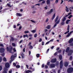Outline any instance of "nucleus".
Masks as SVG:
<instances>
[{"instance_id": "obj_1", "label": "nucleus", "mask_w": 73, "mask_h": 73, "mask_svg": "<svg viewBox=\"0 0 73 73\" xmlns=\"http://www.w3.org/2000/svg\"><path fill=\"white\" fill-rule=\"evenodd\" d=\"M17 54H15V56L14 55H12L11 56V60L10 62V63L11 64V62H12V61H13V60H15V57H16L17 55Z\"/></svg>"}, {"instance_id": "obj_2", "label": "nucleus", "mask_w": 73, "mask_h": 73, "mask_svg": "<svg viewBox=\"0 0 73 73\" xmlns=\"http://www.w3.org/2000/svg\"><path fill=\"white\" fill-rule=\"evenodd\" d=\"M73 71V68H69L67 70L68 73H71Z\"/></svg>"}, {"instance_id": "obj_3", "label": "nucleus", "mask_w": 73, "mask_h": 73, "mask_svg": "<svg viewBox=\"0 0 73 73\" xmlns=\"http://www.w3.org/2000/svg\"><path fill=\"white\" fill-rule=\"evenodd\" d=\"M12 47H10L9 48V47H7V51H9L10 53H12Z\"/></svg>"}, {"instance_id": "obj_4", "label": "nucleus", "mask_w": 73, "mask_h": 73, "mask_svg": "<svg viewBox=\"0 0 73 73\" xmlns=\"http://www.w3.org/2000/svg\"><path fill=\"white\" fill-rule=\"evenodd\" d=\"M58 16L57 17L55 20V22L57 24H58L60 23V19L58 20Z\"/></svg>"}, {"instance_id": "obj_5", "label": "nucleus", "mask_w": 73, "mask_h": 73, "mask_svg": "<svg viewBox=\"0 0 73 73\" xmlns=\"http://www.w3.org/2000/svg\"><path fill=\"white\" fill-rule=\"evenodd\" d=\"M53 12V9H51L49 12H47L46 13V14H47L46 15L48 16V15H50V14H51V13H52Z\"/></svg>"}, {"instance_id": "obj_6", "label": "nucleus", "mask_w": 73, "mask_h": 73, "mask_svg": "<svg viewBox=\"0 0 73 73\" xmlns=\"http://www.w3.org/2000/svg\"><path fill=\"white\" fill-rule=\"evenodd\" d=\"M5 50V49L4 48H0V53H3Z\"/></svg>"}, {"instance_id": "obj_7", "label": "nucleus", "mask_w": 73, "mask_h": 73, "mask_svg": "<svg viewBox=\"0 0 73 73\" xmlns=\"http://www.w3.org/2000/svg\"><path fill=\"white\" fill-rule=\"evenodd\" d=\"M63 61L62 60H61L60 62V69L62 68V66H63V64H62V62Z\"/></svg>"}, {"instance_id": "obj_8", "label": "nucleus", "mask_w": 73, "mask_h": 73, "mask_svg": "<svg viewBox=\"0 0 73 73\" xmlns=\"http://www.w3.org/2000/svg\"><path fill=\"white\" fill-rule=\"evenodd\" d=\"M73 31H70L69 33L68 34V35L66 36V37H69V36H70V35H71V34H72V33H73Z\"/></svg>"}, {"instance_id": "obj_9", "label": "nucleus", "mask_w": 73, "mask_h": 73, "mask_svg": "<svg viewBox=\"0 0 73 73\" xmlns=\"http://www.w3.org/2000/svg\"><path fill=\"white\" fill-rule=\"evenodd\" d=\"M72 53H73V50H71L68 53V55L70 56V55H71V54H72Z\"/></svg>"}, {"instance_id": "obj_10", "label": "nucleus", "mask_w": 73, "mask_h": 73, "mask_svg": "<svg viewBox=\"0 0 73 73\" xmlns=\"http://www.w3.org/2000/svg\"><path fill=\"white\" fill-rule=\"evenodd\" d=\"M5 66L6 67V68H9V63H6L5 64Z\"/></svg>"}, {"instance_id": "obj_11", "label": "nucleus", "mask_w": 73, "mask_h": 73, "mask_svg": "<svg viewBox=\"0 0 73 73\" xmlns=\"http://www.w3.org/2000/svg\"><path fill=\"white\" fill-rule=\"evenodd\" d=\"M16 15L17 16H19L20 17L22 16V14H21L20 13H17Z\"/></svg>"}, {"instance_id": "obj_12", "label": "nucleus", "mask_w": 73, "mask_h": 73, "mask_svg": "<svg viewBox=\"0 0 73 73\" xmlns=\"http://www.w3.org/2000/svg\"><path fill=\"white\" fill-rule=\"evenodd\" d=\"M56 61V59L54 58L51 60V62H52V63H54Z\"/></svg>"}, {"instance_id": "obj_13", "label": "nucleus", "mask_w": 73, "mask_h": 73, "mask_svg": "<svg viewBox=\"0 0 73 73\" xmlns=\"http://www.w3.org/2000/svg\"><path fill=\"white\" fill-rule=\"evenodd\" d=\"M32 71H31V70H27L25 72V73H32Z\"/></svg>"}, {"instance_id": "obj_14", "label": "nucleus", "mask_w": 73, "mask_h": 73, "mask_svg": "<svg viewBox=\"0 0 73 73\" xmlns=\"http://www.w3.org/2000/svg\"><path fill=\"white\" fill-rule=\"evenodd\" d=\"M64 66H68V63L67 62H65Z\"/></svg>"}, {"instance_id": "obj_15", "label": "nucleus", "mask_w": 73, "mask_h": 73, "mask_svg": "<svg viewBox=\"0 0 73 73\" xmlns=\"http://www.w3.org/2000/svg\"><path fill=\"white\" fill-rule=\"evenodd\" d=\"M73 41V39L72 38H71L70 39V40L68 41L69 43H71V42H72Z\"/></svg>"}, {"instance_id": "obj_16", "label": "nucleus", "mask_w": 73, "mask_h": 73, "mask_svg": "<svg viewBox=\"0 0 73 73\" xmlns=\"http://www.w3.org/2000/svg\"><path fill=\"white\" fill-rule=\"evenodd\" d=\"M66 12H69V9L68 8V7H67V6H66Z\"/></svg>"}, {"instance_id": "obj_17", "label": "nucleus", "mask_w": 73, "mask_h": 73, "mask_svg": "<svg viewBox=\"0 0 73 73\" xmlns=\"http://www.w3.org/2000/svg\"><path fill=\"white\" fill-rule=\"evenodd\" d=\"M55 16H56V14L54 13V14L53 16H52V20H53V19H54L55 18Z\"/></svg>"}, {"instance_id": "obj_18", "label": "nucleus", "mask_w": 73, "mask_h": 73, "mask_svg": "<svg viewBox=\"0 0 73 73\" xmlns=\"http://www.w3.org/2000/svg\"><path fill=\"white\" fill-rule=\"evenodd\" d=\"M50 66L51 68H54L55 66V65L53 64H52L50 65Z\"/></svg>"}, {"instance_id": "obj_19", "label": "nucleus", "mask_w": 73, "mask_h": 73, "mask_svg": "<svg viewBox=\"0 0 73 73\" xmlns=\"http://www.w3.org/2000/svg\"><path fill=\"white\" fill-rule=\"evenodd\" d=\"M50 0H47L46 4H50Z\"/></svg>"}, {"instance_id": "obj_20", "label": "nucleus", "mask_w": 73, "mask_h": 73, "mask_svg": "<svg viewBox=\"0 0 73 73\" xmlns=\"http://www.w3.org/2000/svg\"><path fill=\"white\" fill-rule=\"evenodd\" d=\"M50 33V30H49V31H48V33H46V35H49Z\"/></svg>"}, {"instance_id": "obj_21", "label": "nucleus", "mask_w": 73, "mask_h": 73, "mask_svg": "<svg viewBox=\"0 0 73 73\" xmlns=\"http://www.w3.org/2000/svg\"><path fill=\"white\" fill-rule=\"evenodd\" d=\"M64 24H65V22L64 21H62L61 23V25H64Z\"/></svg>"}, {"instance_id": "obj_22", "label": "nucleus", "mask_w": 73, "mask_h": 73, "mask_svg": "<svg viewBox=\"0 0 73 73\" xmlns=\"http://www.w3.org/2000/svg\"><path fill=\"white\" fill-rule=\"evenodd\" d=\"M69 47H68L66 49V52H69Z\"/></svg>"}, {"instance_id": "obj_23", "label": "nucleus", "mask_w": 73, "mask_h": 73, "mask_svg": "<svg viewBox=\"0 0 73 73\" xmlns=\"http://www.w3.org/2000/svg\"><path fill=\"white\" fill-rule=\"evenodd\" d=\"M66 20V17H64L62 19V21H65Z\"/></svg>"}, {"instance_id": "obj_24", "label": "nucleus", "mask_w": 73, "mask_h": 73, "mask_svg": "<svg viewBox=\"0 0 73 73\" xmlns=\"http://www.w3.org/2000/svg\"><path fill=\"white\" fill-rule=\"evenodd\" d=\"M46 28L48 29H49L50 28V25H48L47 27H46Z\"/></svg>"}, {"instance_id": "obj_25", "label": "nucleus", "mask_w": 73, "mask_h": 73, "mask_svg": "<svg viewBox=\"0 0 73 73\" xmlns=\"http://www.w3.org/2000/svg\"><path fill=\"white\" fill-rule=\"evenodd\" d=\"M72 17H73V15H70L68 17V18L69 19H71V18Z\"/></svg>"}, {"instance_id": "obj_26", "label": "nucleus", "mask_w": 73, "mask_h": 73, "mask_svg": "<svg viewBox=\"0 0 73 73\" xmlns=\"http://www.w3.org/2000/svg\"><path fill=\"white\" fill-rule=\"evenodd\" d=\"M29 33V31H24V33L25 34Z\"/></svg>"}, {"instance_id": "obj_27", "label": "nucleus", "mask_w": 73, "mask_h": 73, "mask_svg": "<svg viewBox=\"0 0 73 73\" xmlns=\"http://www.w3.org/2000/svg\"><path fill=\"white\" fill-rule=\"evenodd\" d=\"M73 9V7H70L69 8V9L70 10V12H72V10H71V9Z\"/></svg>"}, {"instance_id": "obj_28", "label": "nucleus", "mask_w": 73, "mask_h": 73, "mask_svg": "<svg viewBox=\"0 0 73 73\" xmlns=\"http://www.w3.org/2000/svg\"><path fill=\"white\" fill-rule=\"evenodd\" d=\"M36 30H34L32 31H31V32H32V33H35V32H36Z\"/></svg>"}, {"instance_id": "obj_29", "label": "nucleus", "mask_w": 73, "mask_h": 73, "mask_svg": "<svg viewBox=\"0 0 73 73\" xmlns=\"http://www.w3.org/2000/svg\"><path fill=\"white\" fill-rule=\"evenodd\" d=\"M2 73H7L6 70L5 69H4V71L2 72Z\"/></svg>"}, {"instance_id": "obj_30", "label": "nucleus", "mask_w": 73, "mask_h": 73, "mask_svg": "<svg viewBox=\"0 0 73 73\" xmlns=\"http://www.w3.org/2000/svg\"><path fill=\"white\" fill-rule=\"evenodd\" d=\"M59 58L60 60H62V56L61 55H60L59 56Z\"/></svg>"}, {"instance_id": "obj_31", "label": "nucleus", "mask_w": 73, "mask_h": 73, "mask_svg": "<svg viewBox=\"0 0 73 73\" xmlns=\"http://www.w3.org/2000/svg\"><path fill=\"white\" fill-rule=\"evenodd\" d=\"M12 45L13 46H14L15 47L16 46V44H15V43H12Z\"/></svg>"}, {"instance_id": "obj_32", "label": "nucleus", "mask_w": 73, "mask_h": 73, "mask_svg": "<svg viewBox=\"0 0 73 73\" xmlns=\"http://www.w3.org/2000/svg\"><path fill=\"white\" fill-rule=\"evenodd\" d=\"M70 21V20H67L66 22V23L67 24H68L69 23V22Z\"/></svg>"}, {"instance_id": "obj_33", "label": "nucleus", "mask_w": 73, "mask_h": 73, "mask_svg": "<svg viewBox=\"0 0 73 73\" xmlns=\"http://www.w3.org/2000/svg\"><path fill=\"white\" fill-rule=\"evenodd\" d=\"M7 6L9 7H12V6H11V5H10L9 3H7Z\"/></svg>"}, {"instance_id": "obj_34", "label": "nucleus", "mask_w": 73, "mask_h": 73, "mask_svg": "<svg viewBox=\"0 0 73 73\" xmlns=\"http://www.w3.org/2000/svg\"><path fill=\"white\" fill-rule=\"evenodd\" d=\"M16 68H20V66L19 65L16 66Z\"/></svg>"}, {"instance_id": "obj_35", "label": "nucleus", "mask_w": 73, "mask_h": 73, "mask_svg": "<svg viewBox=\"0 0 73 73\" xmlns=\"http://www.w3.org/2000/svg\"><path fill=\"white\" fill-rule=\"evenodd\" d=\"M3 60L4 61H7V59H6V58L5 57L3 58Z\"/></svg>"}, {"instance_id": "obj_36", "label": "nucleus", "mask_w": 73, "mask_h": 73, "mask_svg": "<svg viewBox=\"0 0 73 73\" xmlns=\"http://www.w3.org/2000/svg\"><path fill=\"white\" fill-rule=\"evenodd\" d=\"M37 34H36L34 35V37H35V38H36V37H37Z\"/></svg>"}, {"instance_id": "obj_37", "label": "nucleus", "mask_w": 73, "mask_h": 73, "mask_svg": "<svg viewBox=\"0 0 73 73\" xmlns=\"http://www.w3.org/2000/svg\"><path fill=\"white\" fill-rule=\"evenodd\" d=\"M69 31H68L66 32L65 33H64V34L65 35L67 34V33H69Z\"/></svg>"}, {"instance_id": "obj_38", "label": "nucleus", "mask_w": 73, "mask_h": 73, "mask_svg": "<svg viewBox=\"0 0 73 73\" xmlns=\"http://www.w3.org/2000/svg\"><path fill=\"white\" fill-rule=\"evenodd\" d=\"M45 3V1H43L42 3H41V5H42V4H44V3Z\"/></svg>"}, {"instance_id": "obj_39", "label": "nucleus", "mask_w": 73, "mask_h": 73, "mask_svg": "<svg viewBox=\"0 0 73 73\" xmlns=\"http://www.w3.org/2000/svg\"><path fill=\"white\" fill-rule=\"evenodd\" d=\"M69 27H70V26H69V25H68V28H67V31H69V29H69V28H70Z\"/></svg>"}, {"instance_id": "obj_40", "label": "nucleus", "mask_w": 73, "mask_h": 73, "mask_svg": "<svg viewBox=\"0 0 73 73\" xmlns=\"http://www.w3.org/2000/svg\"><path fill=\"white\" fill-rule=\"evenodd\" d=\"M70 1L71 3H72V2H73V0H68V2H70Z\"/></svg>"}, {"instance_id": "obj_41", "label": "nucleus", "mask_w": 73, "mask_h": 73, "mask_svg": "<svg viewBox=\"0 0 73 73\" xmlns=\"http://www.w3.org/2000/svg\"><path fill=\"white\" fill-rule=\"evenodd\" d=\"M48 21H49V19L48 18H47L46 21V22L47 23Z\"/></svg>"}, {"instance_id": "obj_42", "label": "nucleus", "mask_w": 73, "mask_h": 73, "mask_svg": "<svg viewBox=\"0 0 73 73\" xmlns=\"http://www.w3.org/2000/svg\"><path fill=\"white\" fill-rule=\"evenodd\" d=\"M31 21L32 22V23H35L36 22L34 21H33V20H31Z\"/></svg>"}, {"instance_id": "obj_43", "label": "nucleus", "mask_w": 73, "mask_h": 73, "mask_svg": "<svg viewBox=\"0 0 73 73\" xmlns=\"http://www.w3.org/2000/svg\"><path fill=\"white\" fill-rule=\"evenodd\" d=\"M57 24H58L57 23H56L54 25V27H56V26H57Z\"/></svg>"}, {"instance_id": "obj_44", "label": "nucleus", "mask_w": 73, "mask_h": 73, "mask_svg": "<svg viewBox=\"0 0 73 73\" xmlns=\"http://www.w3.org/2000/svg\"><path fill=\"white\" fill-rule=\"evenodd\" d=\"M29 48H30V49H33V46H32L31 45H30L29 46Z\"/></svg>"}, {"instance_id": "obj_45", "label": "nucleus", "mask_w": 73, "mask_h": 73, "mask_svg": "<svg viewBox=\"0 0 73 73\" xmlns=\"http://www.w3.org/2000/svg\"><path fill=\"white\" fill-rule=\"evenodd\" d=\"M58 0H56L55 1V3L56 4H57L58 3Z\"/></svg>"}, {"instance_id": "obj_46", "label": "nucleus", "mask_w": 73, "mask_h": 73, "mask_svg": "<svg viewBox=\"0 0 73 73\" xmlns=\"http://www.w3.org/2000/svg\"><path fill=\"white\" fill-rule=\"evenodd\" d=\"M73 57H72V56H71L70 58H69V59L70 60H72V58Z\"/></svg>"}, {"instance_id": "obj_47", "label": "nucleus", "mask_w": 73, "mask_h": 73, "mask_svg": "<svg viewBox=\"0 0 73 73\" xmlns=\"http://www.w3.org/2000/svg\"><path fill=\"white\" fill-rule=\"evenodd\" d=\"M3 59L2 57H0V62H1L2 60Z\"/></svg>"}, {"instance_id": "obj_48", "label": "nucleus", "mask_w": 73, "mask_h": 73, "mask_svg": "<svg viewBox=\"0 0 73 73\" xmlns=\"http://www.w3.org/2000/svg\"><path fill=\"white\" fill-rule=\"evenodd\" d=\"M48 31V29H45L44 30V32H47Z\"/></svg>"}, {"instance_id": "obj_49", "label": "nucleus", "mask_w": 73, "mask_h": 73, "mask_svg": "<svg viewBox=\"0 0 73 73\" xmlns=\"http://www.w3.org/2000/svg\"><path fill=\"white\" fill-rule=\"evenodd\" d=\"M11 40L12 41H14L15 40V39L13 38V37H11Z\"/></svg>"}, {"instance_id": "obj_50", "label": "nucleus", "mask_w": 73, "mask_h": 73, "mask_svg": "<svg viewBox=\"0 0 73 73\" xmlns=\"http://www.w3.org/2000/svg\"><path fill=\"white\" fill-rule=\"evenodd\" d=\"M57 53H58V52H55L54 54V56H56V55H57Z\"/></svg>"}, {"instance_id": "obj_51", "label": "nucleus", "mask_w": 73, "mask_h": 73, "mask_svg": "<svg viewBox=\"0 0 73 73\" xmlns=\"http://www.w3.org/2000/svg\"><path fill=\"white\" fill-rule=\"evenodd\" d=\"M13 50L14 52H16V50L15 49V48H14L13 49Z\"/></svg>"}, {"instance_id": "obj_52", "label": "nucleus", "mask_w": 73, "mask_h": 73, "mask_svg": "<svg viewBox=\"0 0 73 73\" xmlns=\"http://www.w3.org/2000/svg\"><path fill=\"white\" fill-rule=\"evenodd\" d=\"M40 56V54H37V55H36V57H39V56Z\"/></svg>"}, {"instance_id": "obj_53", "label": "nucleus", "mask_w": 73, "mask_h": 73, "mask_svg": "<svg viewBox=\"0 0 73 73\" xmlns=\"http://www.w3.org/2000/svg\"><path fill=\"white\" fill-rule=\"evenodd\" d=\"M2 70V67L1 66H0V71H1Z\"/></svg>"}, {"instance_id": "obj_54", "label": "nucleus", "mask_w": 73, "mask_h": 73, "mask_svg": "<svg viewBox=\"0 0 73 73\" xmlns=\"http://www.w3.org/2000/svg\"><path fill=\"white\" fill-rule=\"evenodd\" d=\"M47 65H49L50 64V62H49L48 63H47Z\"/></svg>"}, {"instance_id": "obj_55", "label": "nucleus", "mask_w": 73, "mask_h": 73, "mask_svg": "<svg viewBox=\"0 0 73 73\" xmlns=\"http://www.w3.org/2000/svg\"><path fill=\"white\" fill-rule=\"evenodd\" d=\"M31 44H32V43L31 42H30L28 44V45L30 46Z\"/></svg>"}, {"instance_id": "obj_56", "label": "nucleus", "mask_w": 73, "mask_h": 73, "mask_svg": "<svg viewBox=\"0 0 73 73\" xmlns=\"http://www.w3.org/2000/svg\"><path fill=\"white\" fill-rule=\"evenodd\" d=\"M26 66L27 67V69H28L29 68H28V67H29V66H28V65H26Z\"/></svg>"}, {"instance_id": "obj_57", "label": "nucleus", "mask_w": 73, "mask_h": 73, "mask_svg": "<svg viewBox=\"0 0 73 73\" xmlns=\"http://www.w3.org/2000/svg\"><path fill=\"white\" fill-rule=\"evenodd\" d=\"M13 64L14 66H16V63H13Z\"/></svg>"}, {"instance_id": "obj_58", "label": "nucleus", "mask_w": 73, "mask_h": 73, "mask_svg": "<svg viewBox=\"0 0 73 73\" xmlns=\"http://www.w3.org/2000/svg\"><path fill=\"white\" fill-rule=\"evenodd\" d=\"M49 42H50V41H49L47 42L46 43V44L47 45V44H49Z\"/></svg>"}, {"instance_id": "obj_59", "label": "nucleus", "mask_w": 73, "mask_h": 73, "mask_svg": "<svg viewBox=\"0 0 73 73\" xmlns=\"http://www.w3.org/2000/svg\"><path fill=\"white\" fill-rule=\"evenodd\" d=\"M42 41V39L40 38L39 40V42H41Z\"/></svg>"}, {"instance_id": "obj_60", "label": "nucleus", "mask_w": 73, "mask_h": 73, "mask_svg": "<svg viewBox=\"0 0 73 73\" xmlns=\"http://www.w3.org/2000/svg\"><path fill=\"white\" fill-rule=\"evenodd\" d=\"M45 68H48V67L46 65H45Z\"/></svg>"}, {"instance_id": "obj_61", "label": "nucleus", "mask_w": 73, "mask_h": 73, "mask_svg": "<svg viewBox=\"0 0 73 73\" xmlns=\"http://www.w3.org/2000/svg\"><path fill=\"white\" fill-rule=\"evenodd\" d=\"M0 46H2V47L4 46V45H3V44H0Z\"/></svg>"}, {"instance_id": "obj_62", "label": "nucleus", "mask_w": 73, "mask_h": 73, "mask_svg": "<svg viewBox=\"0 0 73 73\" xmlns=\"http://www.w3.org/2000/svg\"><path fill=\"white\" fill-rule=\"evenodd\" d=\"M53 40H54V39H52L50 40V41H50V42H52V41H53Z\"/></svg>"}, {"instance_id": "obj_63", "label": "nucleus", "mask_w": 73, "mask_h": 73, "mask_svg": "<svg viewBox=\"0 0 73 73\" xmlns=\"http://www.w3.org/2000/svg\"><path fill=\"white\" fill-rule=\"evenodd\" d=\"M12 70L9 71V73H12Z\"/></svg>"}, {"instance_id": "obj_64", "label": "nucleus", "mask_w": 73, "mask_h": 73, "mask_svg": "<svg viewBox=\"0 0 73 73\" xmlns=\"http://www.w3.org/2000/svg\"><path fill=\"white\" fill-rule=\"evenodd\" d=\"M33 13H36V12L35 11H33L32 12Z\"/></svg>"}]
</instances>
